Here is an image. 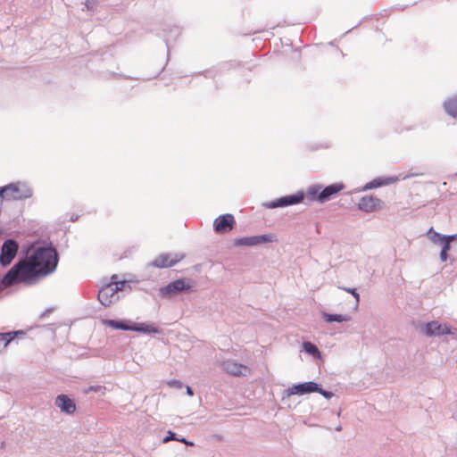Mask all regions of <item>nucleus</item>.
I'll list each match as a JSON object with an SVG mask.
<instances>
[{"label":"nucleus","instance_id":"36","mask_svg":"<svg viewBox=\"0 0 457 457\" xmlns=\"http://www.w3.org/2000/svg\"><path fill=\"white\" fill-rule=\"evenodd\" d=\"M186 390H187V394L189 396H193L194 395V391H193V389L189 386H186Z\"/></svg>","mask_w":457,"mask_h":457},{"label":"nucleus","instance_id":"26","mask_svg":"<svg viewBox=\"0 0 457 457\" xmlns=\"http://www.w3.org/2000/svg\"><path fill=\"white\" fill-rule=\"evenodd\" d=\"M340 289L347 292V293H350V295H352L354 299L356 300V303L358 304L359 302H360V295L359 293L357 292V290L355 288H351V287H339Z\"/></svg>","mask_w":457,"mask_h":457},{"label":"nucleus","instance_id":"27","mask_svg":"<svg viewBox=\"0 0 457 457\" xmlns=\"http://www.w3.org/2000/svg\"><path fill=\"white\" fill-rule=\"evenodd\" d=\"M315 393L320 394L326 399H330L334 396L333 392L323 389L320 384H319V389Z\"/></svg>","mask_w":457,"mask_h":457},{"label":"nucleus","instance_id":"3","mask_svg":"<svg viewBox=\"0 0 457 457\" xmlns=\"http://www.w3.org/2000/svg\"><path fill=\"white\" fill-rule=\"evenodd\" d=\"M193 280L190 278H179L168 283L159 290L162 297L171 298L179 294L195 292Z\"/></svg>","mask_w":457,"mask_h":457},{"label":"nucleus","instance_id":"39","mask_svg":"<svg viewBox=\"0 0 457 457\" xmlns=\"http://www.w3.org/2000/svg\"><path fill=\"white\" fill-rule=\"evenodd\" d=\"M4 194V187H0V198L3 199Z\"/></svg>","mask_w":457,"mask_h":457},{"label":"nucleus","instance_id":"29","mask_svg":"<svg viewBox=\"0 0 457 457\" xmlns=\"http://www.w3.org/2000/svg\"><path fill=\"white\" fill-rule=\"evenodd\" d=\"M104 390V387L102 386H89L87 388L84 390L86 394L91 393V392H102Z\"/></svg>","mask_w":457,"mask_h":457},{"label":"nucleus","instance_id":"30","mask_svg":"<svg viewBox=\"0 0 457 457\" xmlns=\"http://www.w3.org/2000/svg\"><path fill=\"white\" fill-rule=\"evenodd\" d=\"M439 245H441V251H445L446 253H448V251H450L451 249V242H449L448 240H444Z\"/></svg>","mask_w":457,"mask_h":457},{"label":"nucleus","instance_id":"22","mask_svg":"<svg viewBox=\"0 0 457 457\" xmlns=\"http://www.w3.org/2000/svg\"><path fill=\"white\" fill-rule=\"evenodd\" d=\"M303 349L308 354L313 357H320V352L317 345L310 341H304L303 343Z\"/></svg>","mask_w":457,"mask_h":457},{"label":"nucleus","instance_id":"16","mask_svg":"<svg viewBox=\"0 0 457 457\" xmlns=\"http://www.w3.org/2000/svg\"><path fill=\"white\" fill-rule=\"evenodd\" d=\"M132 331L141 332L144 334H155L159 332V328L147 323H133L131 324Z\"/></svg>","mask_w":457,"mask_h":457},{"label":"nucleus","instance_id":"40","mask_svg":"<svg viewBox=\"0 0 457 457\" xmlns=\"http://www.w3.org/2000/svg\"><path fill=\"white\" fill-rule=\"evenodd\" d=\"M336 430H337V431H341V430H342V427H341V426L337 427V428H336Z\"/></svg>","mask_w":457,"mask_h":457},{"label":"nucleus","instance_id":"24","mask_svg":"<svg viewBox=\"0 0 457 457\" xmlns=\"http://www.w3.org/2000/svg\"><path fill=\"white\" fill-rule=\"evenodd\" d=\"M9 336L6 337H4L2 339V342H3V347L5 348L12 340L15 339V337L18 336V335H24L25 333L21 330H17V331H9V332H6Z\"/></svg>","mask_w":457,"mask_h":457},{"label":"nucleus","instance_id":"15","mask_svg":"<svg viewBox=\"0 0 457 457\" xmlns=\"http://www.w3.org/2000/svg\"><path fill=\"white\" fill-rule=\"evenodd\" d=\"M396 180H397V178H395V177L377 178V179L371 180L370 182L367 183L364 186L363 189L369 190V189L377 188V187H379L382 186H387V185H390V184L395 182Z\"/></svg>","mask_w":457,"mask_h":457},{"label":"nucleus","instance_id":"38","mask_svg":"<svg viewBox=\"0 0 457 457\" xmlns=\"http://www.w3.org/2000/svg\"><path fill=\"white\" fill-rule=\"evenodd\" d=\"M8 336H9V335H8L7 333H0V343L2 342V339H3L4 337H8Z\"/></svg>","mask_w":457,"mask_h":457},{"label":"nucleus","instance_id":"9","mask_svg":"<svg viewBox=\"0 0 457 457\" xmlns=\"http://www.w3.org/2000/svg\"><path fill=\"white\" fill-rule=\"evenodd\" d=\"M319 389V383L314 381L303 382L299 384L293 385L292 386L287 388L283 392V398L290 397L294 395H303L311 393L316 392Z\"/></svg>","mask_w":457,"mask_h":457},{"label":"nucleus","instance_id":"7","mask_svg":"<svg viewBox=\"0 0 457 457\" xmlns=\"http://www.w3.org/2000/svg\"><path fill=\"white\" fill-rule=\"evenodd\" d=\"M19 250V244L15 239L9 238L4 241L0 252V264L6 267L12 263Z\"/></svg>","mask_w":457,"mask_h":457},{"label":"nucleus","instance_id":"5","mask_svg":"<svg viewBox=\"0 0 457 457\" xmlns=\"http://www.w3.org/2000/svg\"><path fill=\"white\" fill-rule=\"evenodd\" d=\"M3 200L21 201L33 195V190L25 183L15 182L4 186Z\"/></svg>","mask_w":457,"mask_h":457},{"label":"nucleus","instance_id":"37","mask_svg":"<svg viewBox=\"0 0 457 457\" xmlns=\"http://www.w3.org/2000/svg\"><path fill=\"white\" fill-rule=\"evenodd\" d=\"M422 173H410V174H407L404 179H408V178H411V177H415V176H419V175H421Z\"/></svg>","mask_w":457,"mask_h":457},{"label":"nucleus","instance_id":"28","mask_svg":"<svg viewBox=\"0 0 457 457\" xmlns=\"http://www.w3.org/2000/svg\"><path fill=\"white\" fill-rule=\"evenodd\" d=\"M168 386L170 387H175L177 389H181L183 387V383L178 379H171L167 382Z\"/></svg>","mask_w":457,"mask_h":457},{"label":"nucleus","instance_id":"21","mask_svg":"<svg viewBox=\"0 0 457 457\" xmlns=\"http://www.w3.org/2000/svg\"><path fill=\"white\" fill-rule=\"evenodd\" d=\"M427 236L428 239L435 245H440L444 240H445V235L436 232L433 228H430L428 230Z\"/></svg>","mask_w":457,"mask_h":457},{"label":"nucleus","instance_id":"4","mask_svg":"<svg viewBox=\"0 0 457 457\" xmlns=\"http://www.w3.org/2000/svg\"><path fill=\"white\" fill-rule=\"evenodd\" d=\"M116 276H112V279H114ZM125 287V281H114L103 286L97 295L98 301L104 306H110L112 303L119 300V291H121Z\"/></svg>","mask_w":457,"mask_h":457},{"label":"nucleus","instance_id":"8","mask_svg":"<svg viewBox=\"0 0 457 457\" xmlns=\"http://www.w3.org/2000/svg\"><path fill=\"white\" fill-rule=\"evenodd\" d=\"M185 258L184 253H163L159 254L157 257H155L154 260H153L148 266L158 268V269H164V268H170L174 265H176L179 262L183 260Z\"/></svg>","mask_w":457,"mask_h":457},{"label":"nucleus","instance_id":"31","mask_svg":"<svg viewBox=\"0 0 457 457\" xmlns=\"http://www.w3.org/2000/svg\"><path fill=\"white\" fill-rule=\"evenodd\" d=\"M171 439L177 440L178 437H177V435L174 432L169 431L168 432V436H166L164 437L163 442L166 443V442H168V441H170Z\"/></svg>","mask_w":457,"mask_h":457},{"label":"nucleus","instance_id":"14","mask_svg":"<svg viewBox=\"0 0 457 457\" xmlns=\"http://www.w3.org/2000/svg\"><path fill=\"white\" fill-rule=\"evenodd\" d=\"M221 366L223 370L233 376H242L243 370H247L246 366L233 361H223Z\"/></svg>","mask_w":457,"mask_h":457},{"label":"nucleus","instance_id":"23","mask_svg":"<svg viewBox=\"0 0 457 457\" xmlns=\"http://www.w3.org/2000/svg\"><path fill=\"white\" fill-rule=\"evenodd\" d=\"M257 245L271 243L277 241V237L274 234H263L256 236Z\"/></svg>","mask_w":457,"mask_h":457},{"label":"nucleus","instance_id":"35","mask_svg":"<svg viewBox=\"0 0 457 457\" xmlns=\"http://www.w3.org/2000/svg\"><path fill=\"white\" fill-rule=\"evenodd\" d=\"M85 4L87 9H93L94 7V2L92 0H86Z\"/></svg>","mask_w":457,"mask_h":457},{"label":"nucleus","instance_id":"33","mask_svg":"<svg viewBox=\"0 0 457 457\" xmlns=\"http://www.w3.org/2000/svg\"><path fill=\"white\" fill-rule=\"evenodd\" d=\"M445 239L452 243L457 239V233L453 235H445Z\"/></svg>","mask_w":457,"mask_h":457},{"label":"nucleus","instance_id":"19","mask_svg":"<svg viewBox=\"0 0 457 457\" xmlns=\"http://www.w3.org/2000/svg\"><path fill=\"white\" fill-rule=\"evenodd\" d=\"M322 318L326 322L331 323V322H344V321H349L351 320V317L349 315H343V314H331L328 312L322 313Z\"/></svg>","mask_w":457,"mask_h":457},{"label":"nucleus","instance_id":"34","mask_svg":"<svg viewBox=\"0 0 457 457\" xmlns=\"http://www.w3.org/2000/svg\"><path fill=\"white\" fill-rule=\"evenodd\" d=\"M177 441L181 442V443H183V444H185V445H194V443H193V442L188 441V440H187V439H186V438H184V437H182V438H178V439H177Z\"/></svg>","mask_w":457,"mask_h":457},{"label":"nucleus","instance_id":"1","mask_svg":"<svg viewBox=\"0 0 457 457\" xmlns=\"http://www.w3.org/2000/svg\"><path fill=\"white\" fill-rule=\"evenodd\" d=\"M58 262L59 254L52 243L39 245L4 275L0 286L6 288L20 283L34 285L40 278L54 272Z\"/></svg>","mask_w":457,"mask_h":457},{"label":"nucleus","instance_id":"12","mask_svg":"<svg viewBox=\"0 0 457 457\" xmlns=\"http://www.w3.org/2000/svg\"><path fill=\"white\" fill-rule=\"evenodd\" d=\"M384 202L372 195H366L360 199L358 208L365 212H371L382 209Z\"/></svg>","mask_w":457,"mask_h":457},{"label":"nucleus","instance_id":"13","mask_svg":"<svg viewBox=\"0 0 457 457\" xmlns=\"http://www.w3.org/2000/svg\"><path fill=\"white\" fill-rule=\"evenodd\" d=\"M54 404L65 414H73L76 411V404L73 399L67 395H59L55 398Z\"/></svg>","mask_w":457,"mask_h":457},{"label":"nucleus","instance_id":"10","mask_svg":"<svg viewBox=\"0 0 457 457\" xmlns=\"http://www.w3.org/2000/svg\"><path fill=\"white\" fill-rule=\"evenodd\" d=\"M236 225L235 218L230 213L220 215L213 221V229L218 234H226L231 231Z\"/></svg>","mask_w":457,"mask_h":457},{"label":"nucleus","instance_id":"18","mask_svg":"<svg viewBox=\"0 0 457 457\" xmlns=\"http://www.w3.org/2000/svg\"><path fill=\"white\" fill-rule=\"evenodd\" d=\"M104 324L114 329L132 331L131 325H128L124 320H105Z\"/></svg>","mask_w":457,"mask_h":457},{"label":"nucleus","instance_id":"25","mask_svg":"<svg viewBox=\"0 0 457 457\" xmlns=\"http://www.w3.org/2000/svg\"><path fill=\"white\" fill-rule=\"evenodd\" d=\"M179 34H180V29L179 27L174 26L173 28H171L170 29V35H166L165 38H164L167 46H169L170 40L176 39L179 36Z\"/></svg>","mask_w":457,"mask_h":457},{"label":"nucleus","instance_id":"17","mask_svg":"<svg viewBox=\"0 0 457 457\" xmlns=\"http://www.w3.org/2000/svg\"><path fill=\"white\" fill-rule=\"evenodd\" d=\"M444 108L449 116L457 119V95L445 101Z\"/></svg>","mask_w":457,"mask_h":457},{"label":"nucleus","instance_id":"2","mask_svg":"<svg viewBox=\"0 0 457 457\" xmlns=\"http://www.w3.org/2000/svg\"><path fill=\"white\" fill-rule=\"evenodd\" d=\"M344 188L342 183L330 184L324 188L319 184L312 185L308 187L305 193V197L311 202L317 201L319 203H325L330 200L334 195L338 194Z\"/></svg>","mask_w":457,"mask_h":457},{"label":"nucleus","instance_id":"20","mask_svg":"<svg viewBox=\"0 0 457 457\" xmlns=\"http://www.w3.org/2000/svg\"><path fill=\"white\" fill-rule=\"evenodd\" d=\"M234 245H236V246H253V245H257L256 236L245 237L237 238L234 241Z\"/></svg>","mask_w":457,"mask_h":457},{"label":"nucleus","instance_id":"32","mask_svg":"<svg viewBox=\"0 0 457 457\" xmlns=\"http://www.w3.org/2000/svg\"><path fill=\"white\" fill-rule=\"evenodd\" d=\"M439 257H440L441 262H446L449 259L448 253H446L445 251L444 252L440 251Z\"/></svg>","mask_w":457,"mask_h":457},{"label":"nucleus","instance_id":"11","mask_svg":"<svg viewBox=\"0 0 457 457\" xmlns=\"http://www.w3.org/2000/svg\"><path fill=\"white\" fill-rule=\"evenodd\" d=\"M422 331L427 337H441L454 334L446 324H440L436 320L426 323Z\"/></svg>","mask_w":457,"mask_h":457},{"label":"nucleus","instance_id":"6","mask_svg":"<svg viewBox=\"0 0 457 457\" xmlns=\"http://www.w3.org/2000/svg\"><path fill=\"white\" fill-rule=\"evenodd\" d=\"M305 198V193L298 191L296 194L281 196L270 202L263 203L262 206L267 209L284 208L302 203Z\"/></svg>","mask_w":457,"mask_h":457}]
</instances>
